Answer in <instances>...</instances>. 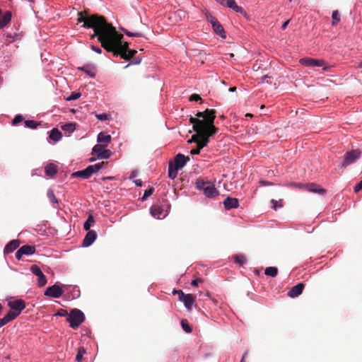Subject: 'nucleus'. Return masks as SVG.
<instances>
[{"label":"nucleus","mask_w":362,"mask_h":362,"mask_svg":"<svg viewBox=\"0 0 362 362\" xmlns=\"http://www.w3.org/2000/svg\"><path fill=\"white\" fill-rule=\"evenodd\" d=\"M77 16V23H83V28H92L94 33L91 35V39L97 37L106 51L112 52L115 57H121L123 52H127L129 44L122 42L123 35L104 16L98 14L90 15L86 10L78 12Z\"/></svg>","instance_id":"f257e3e1"},{"label":"nucleus","mask_w":362,"mask_h":362,"mask_svg":"<svg viewBox=\"0 0 362 362\" xmlns=\"http://www.w3.org/2000/svg\"><path fill=\"white\" fill-rule=\"evenodd\" d=\"M216 111L214 109H206L204 112H198L196 117H191L189 122L193 124V130L196 132L188 141L189 143L195 142L198 144L202 139H209L218 132V128L214 124Z\"/></svg>","instance_id":"f03ea898"},{"label":"nucleus","mask_w":362,"mask_h":362,"mask_svg":"<svg viewBox=\"0 0 362 362\" xmlns=\"http://www.w3.org/2000/svg\"><path fill=\"white\" fill-rule=\"evenodd\" d=\"M7 303L11 308L8 313L11 314L14 320L21 315L22 310L25 308V303L22 299L11 297L7 300Z\"/></svg>","instance_id":"7ed1b4c3"},{"label":"nucleus","mask_w":362,"mask_h":362,"mask_svg":"<svg viewBox=\"0 0 362 362\" xmlns=\"http://www.w3.org/2000/svg\"><path fill=\"white\" fill-rule=\"evenodd\" d=\"M69 325L73 329L78 328L85 320V315L78 309H72L66 318Z\"/></svg>","instance_id":"20e7f679"},{"label":"nucleus","mask_w":362,"mask_h":362,"mask_svg":"<svg viewBox=\"0 0 362 362\" xmlns=\"http://www.w3.org/2000/svg\"><path fill=\"white\" fill-rule=\"evenodd\" d=\"M361 151L358 149L352 150L347 152L344 155V161L341 164L342 168H346L347 166L355 163L361 157Z\"/></svg>","instance_id":"39448f33"},{"label":"nucleus","mask_w":362,"mask_h":362,"mask_svg":"<svg viewBox=\"0 0 362 362\" xmlns=\"http://www.w3.org/2000/svg\"><path fill=\"white\" fill-rule=\"evenodd\" d=\"M300 63L306 66H322L324 70H327L330 68V66H327L326 62L322 59L306 57L300 59Z\"/></svg>","instance_id":"423d86ee"},{"label":"nucleus","mask_w":362,"mask_h":362,"mask_svg":"<svg viewBox=\"0 0 362 362\" xmlns=\"http://www.w3.org/2000/svg\"><path fill=\"white\" fill-rule=\"evenodd\" d=\"M106 145L96 144L93 148V153H95L99 159L109 158L112 155V151L105 149Z\"/></svg>","instance_id":"0eeeda50"},{"label":"nucleus","mask_w":362,"mask_h":362,"mask_svg":"<svg viewBox=\"0 0 362 362\" xmlns=\"http://www.w3.org/2000/svg\"><path fill=\"white\" fill-rule=\"evenodd\" d=\"M189 160L188 156H185L183 154L178 153L174 158V165L177 169H181L184 167L186 163Z\"/></svg>","instance_id":"6e6552de"},{"label":"nucleus","mask_w":362,"mask_h":362,"mask_svg":"<svg viewBox=\"0 0 362 362\" xmlns=\"http://www.w3.org/2000/svg\"><path fill=\"white\" fill-rule=\"evenodd\" d=\"M223 205L224 208L226 210H230L231 209H237L239 206V201L236 198L228 197L223 201Z\"/></svg>","instance_id":"1a4fd4ad"},{"label":"nucleus","mask_w":362,"mask_h":362,"mask_svg":"<svg viewBox=\"0 0 362 362\" xmlns=\"http://www.w3.org/2000/svg\"><path fill=\"white\" fill-rule=\"evenodd\" d=\"M93 173V168L88 166L86 169L83 170H78L74 173L71 176L74 177H82L83 179H87L91 176Z\"/></svg>","instance_id":"9d476101"},{"label":"nucleus","mask_w":362,"mask_h":362,"mask_svg":"<svg viewBox=\"0 0 362 362\" xmlns=\"http://www.w3.org/2000/svg\"><path fill=\"white\" fill-rule=\"evenodd\" d=\"M88 233L86 235L83 240V246L88 247L97 238L96 232L94 230H87Z\"/></svg>","instance_id":"9b49d317"},{"label":"nucleus","mask_w":362,"mask_h":362,"mask_svg":"<svg viewBox=\"0 0 362 362\" xmlns=\"http://www.w3.org/2000/svg\"><path fill=\"white\" fill-rule=\"evenodd\" d=\"M305 189L309 192L317 193L319 194H325L326 193L325 189L321 188L318 185L313 182L306 184L305 185Z\"/></svg>","instance_id":"f8f14e48"},{"label":"nucleus","mask_w":362,"mask_h":362,"mask_svg":"<svg viewBox=\"0 0 362 362\" xmlns=\"http://www.w3.org/2000/svg\"><path fill=\"white\" fill-rule=\"evenodd\" d=\"M203 191L207 197L211 198L218 195V192L215 188L214 185L212 182H209Z\"/></svg>","instance_id":"ddd939ff"},{"label":"nucleus","mask_w":362,"mask_h":362,"mask_svg":"<svg viewBox=\"0 0 362 362\" xmlns=\"http://www.w3.org/2000/svg\"><path fill=\"white\" fill-rule=\"evenodd\" d=\"M20 245V241L18 240H13L10 241L4 248V253L8 254L16 250Z\"/></svg>","instance_id":"4468645a"},{"label":"nucleus","mask_w":362,"mask_h":362,"mask_svg":"<svg viewBox=\"0 0 362 362\" xmlns=\"http://www.w3.org/2000/svg\"><path fill=\"white\" fill-rule=\"evenodd\" d=\"M179 296V300L181 302L184 303L185 307L188 310H190L194 302V300H195V298H194V296Z\"/></svg>","instance_id":"2eb2a0df"},{"label":"nucleus","mask_w":362,"mask_h":362,"mask_svg":"<svg viewBox=\"0 0 362 362\" xmlns=\"http://www.w3.org/2000/svg\"><path fill=\"white\" fill-rule=\"evenodd\" d=\"M209 142V139H207L206 138L202 139L199 142H198V144H197V147L191 150L190 153L192 155L199 154L200 153L201 149L206 146Z\"/></svg>","instance_id":"dca6fc26"},{"label":"nucleus","mask_w":362,"mask_h":362,"mask_svg":"<svg viewBox=\"0 0 362 362\" xmlns=\"http://www.w3.org/2000/svg\"><path fill=\"white\" fill-rule=\"evenodd\" d=\"M45 171L47 176L53 177L58 172V167L54 163H49L45 167Z\"/></svg>","instance_id":"f3484780"},{"label":"nucleus","mask_w":362,"mask_h":362,"mask_svg":"<svg viewBox=\"0 0 362 362\" xmlns=\"http://www.w3.org/2000/svg\"><path fill=\"white\" fill-rule=\"evenodd\" d=\"M11 20V12L6 11L0 17V29L6 26Z\"/></svg>","instance_id":"a211bd4d"},{"label":"nucleus","mask_w":362,"mask_h":362,"mask_svg":"<svg viewBox=\"0 0 362 362\" xmlns=\"http://www.w3.org/2000/svg\"><path fill=\"white\" fill-rule=\"evenodd\" d=\"M21 252L25 255H31L35 253L36 247L35 245H25L20 247Z\"/></svg>","instance_id":"6ab92c4d"},{"label":"nucleus","mask_w":362,"mask_h":362,"mask_svg":"<svg viewBox=\"0 0 362 362\" xmlns=\"http://www.w3.org/2000/svg\"><path fill=\"white\" fill-rule=\"evenodd\" d=\"M150 211L151 214L156 218H160L163 213V208L158 205H153Z\"/></svg>","instance_id":"aec40b11"},{"label":"nucleus","mask_w":362,"mask_h":362,"mask_svg":"<svg viewBox=\"0 0 362 362\" xmlns=\"http://www.w3.org/2000/svg\"><path fill=\"white\" fill-rule=\"evenodd\" d=\"M78 69L84 71L92 78H94L95 76V68L92 65L87 64L83 66L78 67Z\"/></svg>","instance_id":"412c9836"},{"label":"nucleus","mask_w":362,"mask_h":362,"mask_svg":"<svg viewBox=\"0 0 362 362\" xmlns=\"http://www.w3.org/2000/svg\"><path fill=\"white\" fill-rule=\"evenodd\" d=\"M305 288V284L303 283H298L296 286H293L287 294H301Z\"/></svg>","instance_id":"4be33fe9"},{"label":"nucleus","mask_w":362,"mask_h":362,"mask_svg":"<svg viewBox=\"0 0 362 362\" xmlns=\"http://www.w3.org/2000/svg\"><path fill=\"white\" fill-rule=\"evenodd\" d=\"M44 294H62V286L54 284L48 287Z\"/></svg>","instance_id":"5701e85b"},{"label":"nucleus","mask_w":362,"mask_h":362,"mask_svg":"<svg viewBox=\"0 0 362 362\" xmlns=\"http://www.w3.org/2000/svg\"><path fill=\"white\" fill-rule=\"evenodd\" d=\"M62 137L61 132L57 128H53L49 134V139L55 142L59 141Z\"/></svg>","instance_id":"b1692460"},{"label":"nucleus","mask_w":362,"mask_h":362,"mask_svg":"<svg viewBox=\"0 0 362 362\" xmlns=\"http://www.w3.org/2000/svg\"><path fill=\"white\" fill-rule=\"evenodd\" d=\"M212 28L214 29V31L221 37H222L223 39H225L226 37L224 28L219 22L217 24H215V25H214Z\"/></svg>","instance_id":"393cba45"},{"label":"nucleus","mask_w":362,"mask_h":362,"mask_svg":"<svg viewBox=\"0 0 362 362\" xmlns=\"http://www.w3.org/2000/svg\"><path fill=\"white\" fill-rule=\"evenodd\" d=\"M111 136L109 135V134H107L104 132H100L98 135V138H97V140H98V142L99 143H105L107 146V144L108 143H110L111 141Z\"/></svg>","instance_id":"a878e982"},{"label":"nucleus","mask_w":362,"mask_h":362,"mask_svg":"<svg viewBox=\"0 0 362 362\" xmlns=\"http://www.w3.org/2000/svg\"><path fill=\"white\" fill-rule=\"evenodd\" d=\"M227 7L233 9L237 13H243V8L239 6H238L234 0H227L226 1Z\"/></svg>","instance_id":"bb28decb"},{"label":"nucleus","mask_w":362,"mask_h":362,"mask_svg":"<svg viewBox=\"0 0 362 362\" xmlns=\"http://www.w3.org/2000/svg\"><path fill=\"white\" fill-rule=\"evenodd\" d=\"M76 124L74 122L66 123L61 127L66 133L71 134L76 129Z\"/></svg>","instance_id":"cd10ccee"},{"label":"nucleus","mask_w":362,"mask_h":362,"mask_svg":"<svg viewBox=\"0 0 362 362\" xmlns=\"http://www.w3.org/2000/svg\"><path fill=\"white\" fill-rule=\"evenodd\" d=\"M137 53L136 49H128L127 52H123L122 55L120 57L122 59L129 61L132 59L134 55Z\"/></svg>","instance_id":"c85d7f7f"},{"label":"nucleus","mask_w":362,"mask_h":362,"mask_svg":"<svg viewBox=\"0 0 362 362\" xmlns=\"http://www.w3.org/2000/svg\"><path fill=\"white\" fill-rule=\"evenodd\" d=\"M179 169H177L175 166H173V163H169V167H168V176L169 177H170L171 179H174L177 177V170Z\"/></svg>","instance_id":"c756f323"},{"label":"nucleus","mask_w":362,"mask_h":362,"mask_svg":"<svg viewBox=\"0 0 362 362\" xmlns=\"http://www.w3.org/2000/svg\"><path fill=\"white\" fill-rule=\"evenodd\" d=\"M264 274L267 276L275 277L278 274V269L274 267H267Z\"/></svg>","instance_id":"7c9ffc66"},{"label":"nucleus","mask_w":362,"mask_h":362,"mask_svg":"<svg viewBox=\"0 0 362 362\" xmlns=\"http://www.w3.org/2000/svg\"><path fill=\"white\" fill-rule=\"evenodd\" d=\"M14 320L11 314L7 313L3 318L0 319V327Z\"/></svg>","instance_id":"2f4dec72"},{"label":"nucleus","mask_w":362,"mask_h":362,"mask_svg":"<svg viewBox=\"0 0 362 362\" xmlns=\"http://www.w3.org/2000/svg\"><path fill=\"white\" fill-rule=\"evenodd\" d=\"M94 222L95 221L93 215H89L86 221L83 224V228L86 230H90V228L91 226L94 223Z\"/></svg>","instance_id":"473e14b6"},{"label":"nucleus","mask_w":362,"mask_h":362,"mask_svg":"<svg viewBox=\"0 0 362 362\" xmlns=\"http://www.w3.org/2000/svg\"><path fill=\"white\" fill-rule=\"evenodd\" d=\"M86 353V349L83 346H81L77 350V354L76 356V361L77 362H81L83 359V356Z\"/></svg>","instance_id":"72a5a7b5"},{"label":"nucleus","mask_w":362,"mask_h":362,"mask_svg":"<svg viewBox=\"0 0 362 362\" xmlns=\"http://www.w3.org/2000/svg\"><path fill=\"white\" fill-rule=\"evenodd\" d=\"M181 326H182V328L183 329V330L187 332V333H190L192 332V327L191 326L189 325L187 320L186 319H182L181 320Z\"/></svg>","instance_id":"f704fd0d"},{"label":"nucleus","mask_w":362,"mask_h":362,"mask_svg":"<svg viewBox=\"0 0 362 362\" xmlns=\"http://www.w3.org/2000/svg\"><path fill=\"white\" fill-rule=\"evenodd\" d=\"M233 258L234 259L235 262L240 265L244 264L247 261L245 257L242 255H235Z\"/></svg>","instance_id":"c9c22d12"},{"label":"nucleus","mask_w":362,"mask_h":362,"mask_svg":"<svg viewBox=\"0 0 362 362\" xmlns=\"http://www.w3.org/2000/svg\"><path fill=\"white\" fill-rule=\"evenodd\" d=\"M107 164V162L103 161L101 163L90 165V167L93 168V173L99 171L102 168L105 166Z\"/></svg>","instance_id":"e433bc0d"},{"label":"nucleus","mask_w":362,"mask_h":362,"mask_svg":"<svg viewBox=\"0 0 362 362\" xmlns=\"http://www.w3.org/2000/svg\"><path fill=\"white\" fill-rule=\"evenodd\" d=\"M209 182H205L203 180H197L196 182V187L198 189L204 190Z\"/></svg>","instance_id":"4c0bfd02"},{"label":"nucleus","mask_w":362,"mask_h":362,"mask_svg":"<svg viewBox=\"0 0 362 362\" xmlns=\"http://www.w3.org/2000/svg\"><path fill=\"white\" fill-rule=\"evenodd\" d=\"M24 123L26 127L30 129H36L40 125V123H37L34 120H25Z\"/></svg>","instance_id":"58836bf2"},{"label":"nucleus","mask_w":362,"mask_h":362,"mask_svg":"<svg viewBox=\"0 0 362 362\" xmlns=\"http://www.w3.org/2000/svg\"><path fill=\"white\" fill-rule=\"evenodd\" d=\"M332 25H336L340 21V17L338 11H334L332 12Z\"/></svg>","instance_id":"ea45409f"},{"label":"nucleus","mask_w":362,"mask_h":362,"mask_svg":"<svg viewBox=\"0 0 362 362\" xmlns=\"http://www.w3.org/2000/svg\"><path fill=\"white\" fill-rule=\"evenodd\" d=\"M37 284L40 287L44 286L47 283L46 276L42 273L40 275L37 276Z\"/></svg>","instance_id":"a19ab883"},{"label":"nucleus","mask_w":362,"mask_h":362,"mask_svg":"<svg viewBox=\"0 0 362 362\" xmlns=\"http://www.w3.org/2000/svg\"><path fill=\"white\" fill-rule=\"evenodd\" d=\"M71 285H62V294H71Z\"/></svg>","instance_id":"79ce46f5"},{"label":"nucleus","mask_w":362,"mask_h":362,"mask_svg":"<svg viewBox=\"0 0 362 362\" xmlns=\"http://www.w3.org/2000/svg\"><path fill=\"white\" fill-rule=\"evenodd\" d=\"M47 197L53 204H57L58 199L55 197L52 189H49L47 192Z\"/></svg>","instance_id":"37998d69"},{"label":"nucleus","mask_w":362,"mask_h":362,"mask_svg":"<svg viewBox=\"0 0 362 362\" xmlns=\"http://www.w3.org/2000/svg\"><path fill=\"white\" fill-rule=\"evenodd\" d=\"M30 271L33 272V274H34L37 276L40 275L42 273L40 268L35 264H33L31 266Z\"/></svg>","instance_id":"c03bdc74"},{"label":"nucleus","mask_w":362,"mask_h":362,"mask_svg":"<svg viewBox=\"0 0 362 362\" xmlns=\"http://www.w3.org/2000/svg\"><path fill=\"white\" fill-rule=\"evenodd\" d=\"M206 17L207 21L211 24L212 27L214 26V25H215V24H217L218 23L217 19L213 16H211L210 13H206Z\"/></svg>","instance_id":"a18cd8bd"},{"label":"nucleus","mask_w":362,"mask_h":362,"mask_svg":"<svg viewBox=\"0 0 362 362\" xmlns=\"http://www.w3.org/2000/svg\"><path fill=\"white\" fill-rule=\"evenodd\" d=\"M122 31L125 33V35H127L129 37H142V33H132V32L128 31L126 29H122Z\"/></svg>","instance_id":"49530a36"},{"label":"nucleus","mask_w":362,"mask_h":362,"mask_svg":"<svg viewBox=\"0 0 362 362\" xmlns=\"http://www.w3.org/2000/svg\"><path fill=\"white\" fill-rule=\"evenodd\" d=\"M96 117L100 121H105L108 120L111 117V115L105 113L97 114Z\"/></svg>","instance_id":"de8ad7c7"},{"label":"nucleus","mask_w":362,"mask_h":362,"mask_svg":"<svg viewBox=\"0 0 362 362\" xmlns=\"http://www.w3.org/2000/svg\"><path fill=\"white\" fill-rule=\"evenodd\" d=\"M81 94L79 92H73L67 98L66 100H74L79 98Z\"/></svg>","instance_id":"09e8293b"},{"label":"nucleus","mask_w":362,"mask_h":362,"mask_svg":"<svg viewBox=\"0 0 362 362\" xmlns=\"http://www.w3.org/2000/svg\"><path fill=\"white\" fill-rule=\"evenodd\" d=\"M272 203L273 204V209L274 210H276L279 207H281L282 206V204H281V200L280 201H276L275 199H272Z\"/></svg>","instance_id":"8fccbe9b"},{"label":"nucleus","mask_w":362,"mask_h":362,"mask_svg":"<svg viewBox=\"0 0 362 362\" xmlns=\"http://www.w3.org/2000/svg\"><path fill=\"white\" fill-rule=\"evenodd\" d=\"M189 100H190V101H199V100H200V103H202V98L200 97V95H198V94H196V93L192 94V95L189 97Z\"/></svg>","instance_id":"3c124183"},{"label":"nucleus","mask_w":362,"mask_h":362,"mask_svg":"<svg viewBox=\"0 0 362 362\" xmlns=\"http://www.w3.org/2000/svg\"><path fill=\"white\" fill-rule=\"evenodd\" d=\"M154 189L153 187L146 189L144 192V196L142 197L143 199H146L147 197H150L153 193Z\"/></svg>","instance_id":"603ef678"},{"label":"nucleus","mask_w":362,"mask_h":362,"mask_svg":"<svg viewBox=\"0 0 362 362\" xmlns=\"http://www.w3.org/2000/svg\"><path fill=\"white\" fill-rule=\"evenodd\" d=\"M23 119V117L22 115H16L14 119H13V125H16L18 124V123L21 122Z\"/></svg>","instance_id":"864d4df0"},{"label":"nucleus","mask_w":362,"mask_h":362,"mask_svg":"<svg viewBox=\"0 0 362 362\" xmlns=\"http://www.w3.org/2000/svg\"><path fill=\"white\" fill-rule=\"evenodd\" d=\"M57 315H59V316H68V313L66 310H64V309H60L58 310L57 312Z\"/></svg>","instance_id":"5fc2aeb1"},{"label":"nucleus","mask_w":362,"mask_h":362,"mask_svg":"<svg viewBox=\"0 0 362 362\" xmlns=\"http://www.w3.org/2000/svg\"><path fill=\"white\" fill-rule=\"evenodd\" d=\"M360 190H362V180L354 187L355 192H358Z\"/></svg>","instance_id":"6e6d98bb"},{"label":"nucleus","mask_w":362,"mask_h":362,"mask_svg":"<svg viewBox=\"0 0 362 362\" xmlns=\"http://www.w3.org/2000/svg\"><path fill=\"white\" fill-rule=\"evenodd\" d=\"M202 279H194L192 282H191V285L193 286H197L199 283L202 282Z\"/></svg>","instance_id":"4d7b16f0"},{"label":"nucleus","mask_w":362,"mask_h":362,"mask_svg":"<svg viewBox=\"0 0 362 362\" xmlns=\"http://www.w3.org/2000/svg\"><path fill=\"white\" fill-rule=\"evenodd\" d=\"M76 293H80L79 288L77 286H72L71 288V294H74Z\"/></svg>","instance_id":"13d9d810"},{"label":"nucleus","mask_w":362,"mask_h":362,"mask_svg":"<svg viewBox=\"0 0 362 362\" xmlns=\"http://www.w3.org/2000/svg\"><path fill=\"white\" fill-rule=\"evenodd\" d=\"M259 184L262 185V186H269V185H272V183L269 182V181H267V180H260L259 181Z\"/></svg>","instance_id":"bf43d9fd"},{"label":"nucleus","mask_w":362,"mask_h":362,"mask_svg":"<svg viewBox=\"0 0 362 362\" xmlns=\"http://www.w3.org/2000/svg\"><path fill=\"white\" fill-rule=\"evenodd\" d=\"M91 49H92L94 52H97V53H98V54H101V53H102V49H101L100 47H95V46H94V45H92V46H91Z\"/></svg>","instance_id":"052dcab7"},{"label":"nucleus","mask_w":362,"mask_h":362,"mask_svg":"<svg viewBox=\"0 0 362 362\" xmlns=\"http://www.w3.org/2000/svg\"><path fill=\"white\" fill-rule=\"evenodd\" d=\"M24 255L23 252H21V250L19 249L16 253V257L17 259L20 260L22 258V256Z\"/></svg>","instance_id":"680f3d73"},{"label":"nucleus","mask_w":362,"mask_h":362,"mask_svg":"<svg viewBox=\"0 0 362 362\" xmlns=\"http://www.w3.org/2000/svg\"><path fill=\"white\" fill-rule=\"evenodd\" d=\"M172 293H173V294H179V295L185 294L182 290H177L175 288H173Z\"/></svg>","instance_id":"e2e57ef3"},{"label":"nucleus","mask_w":362,"mask_h":362,"mask_svg":"<svg viewBox=\"0 0 362 362\" xmlns=\"http://www.w3.org/2000/svg\"><path fill=\"white\" fill-rule=\"evenodd\" d=\"M247 354H248V351L247 350V351H245V353L243 354V357H242V358H241V360H240V362H246V361H245V358H246V356H247Z\"/></svg>","instance_id":"0e129e2a"},{"label":"nucleus","mask_w":362,"mask_h":362,"mask_svg":"<svg viewBox=\"0 0 362 362\" xmlns=\"http://www.w3.org/2000/svg\"><path fill=\"white\" fill-rule=\"evenodd\" d=\"M293 186L298 187V188H305V185H303L301 183H293Z\"/></svg>","instance_id":"69168bd1"},{"label":"nucleus","mask_w":362,"mask_h":362,"mask_svg":"<svg viewBox=\"0 0 362 362\" xmlns=\"http://www.w3.org/2000/svg\"><path fill=\"white\" fill-rule=\"evenodd\" d=\"M289 21H289V20H288V21H286V22H284V23H283V25H281V29H282L283 30H285V29L286 28V27H287V25H288V24Z\"/></svg>","instance_id":"338daca9"},{"label":"nucleus","mask_w":362,"mask_h":362,"mask_svg":"<svg viewBox=\"0 0 362 362\" xmlns=\"http://www.w3.org/2000/svg\"><path fill=\"white\" fill-rule=\"evenodd\" d=\"M134 183L136 186L141 187L142 185V181L141 180H134Z\"/></svg>","instance_id":"774afa93"}]
</instances>
